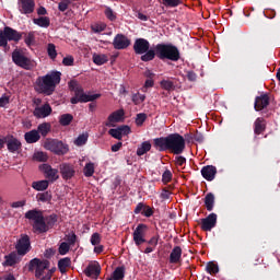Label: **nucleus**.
<instances>
[{
	"instance_id": "obj_34",
	"label": "nucleus",
	"mask_w": 280,
	"mask_h": 280,
	"mask_svg": "<svg viewBox=\"0 0 280 280\" xmlns=\"http://www.w3.org/2000/svg\"><path fill=\"white\" fill-rule=\"evenodd\" d=\"M205 205H206L207 211H213V205H215V196L209 192L205 198Z\"/></svg>"
},
{
	"instance_id": "obj_4",
	"label": "nucleus",
	"mask_w": 280,
	"mask_h": 280,
	"mask_svg": "<svg viewBox=\"0 0 280 280\" xmlns=\"http://www.w3.org/2000/svg\"><path fill=\"white\" fill-rule=\"evenodd\" d=\"M154 51L160 60H172L173 62L180 60V51L172 44H158Z\"/></svg>"
},
{
	"instance_id": "obj_51",
	"label": "nucleus",
	"mask_w": 280,
	"mask_h": 280,
	"mask_svg": "<svg viewBox=\"0 0 280 280\" xmlns=\"http://www.w3.org/2000/svg\"><path fill=\"white\" fill-rule=\"evenodd\" d=\"M152 86H154V79H147L141 88L142 93H148V89H152Z\"/></svg>"
},
{
	"instance_id": "obj_33",
	"label": "nucleus",
	"mask_w": 280,
	"mask_h": 280,
	"mask_svg": "<svg viewBox=\"0 0 280 280\" xmlns=\"http://www.w3.org/2000/svg\"><path fill=\"white\" fill-rule=\"evenodd\" d=\"M4 259L5 260L2 266H15L16 261L19 260V256L16 255V253H11L4 256Z\"/></svg>"
},
{
	"instance_id": "obj_12",
	"label": "nucleus",
	"mask_w": 280,
	"mask_h": 280,
	"mask_svg": "<svg viewBox=\"0 0 280 280\" xmlns=\"http://www.w3.org/2000/svg\"><path fill=\"white\" fill-rule=\"evenodd\" d=\"M84 275L85 277H90V279H97L102 275V266H100L97 260H92L84 269Z\"/></svg>"
},
{
	"instance_id": "obj_8",
	"label": "nucleus",
	"mask_w": 280,
	"mask_h": 280,
	"mask_svg": "<svg viewBox=\"0 0 280 280\" xmlns=\"http://www.w3.org/2000/svg\"><path fill=\"white\" fill-rule=\"evenodd\" d=\"M21 38H23V35L19 31L10 26H5L2 31H0V47L8 49V42L13 40L14 43H19Z\"/></svg>"
},
{
	"instance_id": "obj_17",
	"label": "nucleus",
	"mask_w": 280,
	"mask_h": 280,
	"mask_svg": "<svg viewBox=\"0 0 280 280\" xmlns=\"http://www.w3.org/2000/svg\"><path fill=\"white\" fill-rule=\"evenodd\" d=\"M40 172L45 174V177L49 179L51 183H55V180H58L59 175H58V170L51 167L49 164H42L39 166Z\"/></svg>"
},
{
	"instance_id": "obj_27",
	"label": "nucleus",
	"mask_w": 280,
	"mask_h": 280,
	"mask_svg": "<svg viewBox=\"0 0 280 280\" xmlns=\"http://www.w3.org/2000/svg\"><path fill=\"white\" fill-rule=\"evenodd\" d=\"M92 60H93L94 65H97V67H102V65H106V62H108V55L94 54L92 56Z\"/></svg>"
},
{
	"instance_id": "obj_44",
	"label": "nucleus",
	"mask_w": 280,
	"mask_h": 280,
	"mask_svg": "<svg viewBox=\"0 0 280 280\" xmlns=\"http://www.w3.org/2000/svg\"><path fill=\"white\" fill-rule=\"evenodd\" d=\"M45 222H46V226H48V230H49L51 229V226H54V224H56V222H58V215L50 214L45 219Z\"/></svg>"
},
{
	"instance_id": "obj_52",
	"label": "nucleus",
	"mask_w": 280,
	"mask_h": 280,
	"mask_svg": "<svg viewBox=\"0 0 280 280\" xmlns=\"http://www.w3.org/2000/svg\"><path fill=\"white\" fill-rule=\"evenodd\" d=\"M10 104V95L3 94L0 97V108H5Z\"/></svg>"
},
{
	"instance_id": "obj_6",
	"label": "nucleus",
	"mask_w": 280,
	"mask_h": 280,
	"mask_svg": "<svg viewBox=\"0 0 280 280\" xmlns=\"http://www.w3.org/2000/svg\"><path fill=\"white\" fill-rule=\"evenodd\" d=\"M133 51L141 56L142 62H150L156 58L154 49H150V42L145 38H137L133 43Z\"/></svg>"
},
{
	"instance_id": "obj_56",
	"label": "nucleus",
	"mask_w": 280,
	"mask_h": 280,
	"mask_svg": "<svg viewBox=\"0 0 280 280\" xmlns=\"http://www.w3.org/2000/svg\"><path fill=\"white\" fill-rule=\"evenodd\" d=\"M142 215H144L145 218H152V215H154V210H152L150 206H144Z\"/></svg>"
},
{
	"instance_id": "obj_39",
	"label": "nucleus",
	"mask_w": 280,
	"mask_h": 280,
	"mask_svg": "<svg viewBox=\"0 0 280 280\" xmlns=\"http://www.w3.org/2000/svg\"><path fill=\"white\" fill-rule=\"evenodd\" d=\"M131 100L136 106H139L145 102V94H141L139 92L135 93L132 94Z\"/></svg>"
},
{
	"instance_id": "obj_23",
	"label": "nucleus",
	"mask_w": 280,
	"mask_h": 280,
	"mask_svg": "<svg viewBox=\"0 0 280 280\" xmlns=\"http://www.w3.org/2000/svg\"><path fill=\"white\" fill-rule=\"evenodd\" d=\"M183 257V248L175 246L170 254V264H180Z\"/></svg>"
},
{
	"instance_id": "obj_55",
	"label": "nucleus",
	"mask_w": 280,
	"mask_h": 280,
	"mask_svg": "<svg viewBox=\"0 0 280 280\" xmlns=\"http://www.w3.org/2000/svg\"><path fill=\"white\" fill-rule=\"evenodd\" d=\"M69 248L70 246L68 245V243H61L59 246V255H67L69 253Z\"/></svg>"
},
{
	"instance_id": "obj_61",
	"label": "nucleus",
	"mask_w": 280,
	"mask_h": 280,
	"mask_svg": "<svg viewBox=\"0 0 280 280\" xmlns=\"http://www.w3.org/2000/svg\"><path fill=\"white\" fill-rule=\"evenodd\" d=\"M148 244L151 247L156 248V246H159V236H152Z\"/></svg>"
},
{
	"instance_id": "obj_42",
	"label": "nucleus",
	"mask_w": 280,
	"mask_h": 280,
	"mask_svg": "<svg viewBox=\"0 0 280 280\" xmlns=\"http://www.w3.org/2000/svg\"><path fill=\"white\" fill-rule=\"evenodd\" d=\"M38 202H49L51 200V192L45 191V192H39L36 196Z\"/></svg>"
},
{
	"instance_id": "obj_5",
	"label": "nucleus",
	"mask_w": 280,
	"mask_h": 280,
	"mask_svg": "<svg viewBox=\"0 0 280 280\" xmlns=\"http://www.w3.org/2000/svg\"><path fill=\"white\" fill-rule=\"evenodd\" d=\"M69 88L73 91L74 96L70 100L71 104H84L86 102H95L101 97L100 94L84 93V89L81 88L78 81H70Z\"/></svg>"
},
{
	"instance_id": "obj_7",
	"label": "nucleus",
	"mask_w": 280,
	"mask_h": 280,
	"mask_svg": "<svg viewBox=\"0 0 280 280\" xmlns=\"http://www.w3.org/2000/svg\"><path fill=\"white\" fill-rule=\"evenodd\" d=\"M30 269L35 270V277L40 280H51L54 270L49 269L48 260L34 258L30 262Z\"/></svg>"
},
{
	"instance_id": "obj_24",
	"label": "nucleus",
	"mask_w": 280,
	"mask_h": 280,
	"mask_svg": "<svg viewBox=\"0 0 280 280\" xmlns=\"http://www.w3.org/2000/svg\"><path fill=\"white\" fill-rule=\"evenodd\" d=\"M26 143H38L40 141V133L38 130L33 129L24 135Z\"/></svg>"
},
{
	"instance_id": "obj_46",
	"label": "nucleus",
	"mask_w": 280,
	"mask_h": 280,
	"mask_svg": "<svg viewBox=\"0 0 280 280\" xmlns=\"http://www.w3.org/2000/svg\"><path fill=\"white\" fill-rule=\"evenodd\" d=\"M48 56L51 60H56V57L58 56V52L56 51V45L48 44L47 47Z\"/></svg>"
},
{
	"instance_id": "obj_37",
	"label": "nucleus",
	"mask_w": 280,
	"mask_h": 280,
	"mask_svg": "<svg viewBox=\"0 0 280 280\" xmlns=\"http://www.w3.org/2000/svg\"><path fill=\"white\" fill-rule=\"evenodd\" d=\"M160 86L161 89H163L164 91H174V89H176V86L174 85V82L171 81L170 79H163L160 82Z\"/></svg>"
},
{
	"instance_id": "obj_50",
	"label": "nucleus",
	"mask_w": 280,
	"mask_h": 280,
	"mask_svg": "<svg viewBox=\"0 0 280 280\" xmlns=\"http://www.w3.org/2000/svg\"><path fill=\"white\" fill-rule=\"evenodd\" d=\"M90 242L92 244V246H98V244L102 243V235H100V233H93Z\"/></svg>"
},
{
	"instance_id": "obj_53",
	"label": "nucleus",
	"mask_w": 280,
	"mask_h": 280,
	"mask_svg": "<svg viewBox=\"0 0 280 280\" xmlns=\"http://www.w3.org/2000/svg\"><path fill=\"white\" fill-rule=\"evenodd\" d=\"M105 16L109 20V21H115V19H117V15L114 13L113 9L110 8H106L105 9Z\"/></svg>"
},
{
	"instance_id": "obj_32",
	"label": "nucleus",
	"mask_w": 280,
	"mask_h": 280,
	"mask_svg": "<svg viewBox=\"0 0 280 280\" xmlns=\"http://www.w3.org/2000/svg\"><path fill=\"white\" fill-rule=\"evenodd\" d=\"M125 277H126V267H117L112 275L113 280H124Z\"/></svg>"
},
{
	"instance_id": "obj_59",
	"label": "nucleus",
	"mask_w": 280,
	"mask_h": 280,
	"mask_svg": "<svg viewBox=\"0 0 280 280\" xmlns=\"http://www.w3.org/2000/svg\"><path fill=\"white\" fill-rule=\"evenodd\" d=\"M24 43L27 45V47L34 45V33H28L24 39Z\"/></svg>"
},
{
	"instance_id": "obj_62",
	"label": "nucleus",
	"mask_w": 280,
	"mask_h": 280,
	"mask_svg": "<svg viewBox=\"0 0 280 280\" xmlns=\"http://www.w3.org/2000/svg\"><path fill=\"white\" fill-rule=\"evenodd\" d=\"M62 65H65V67H72L73 57L69 56V57L63 58Z\"/></svg>"
},
{
	"instance_id": "obj_45",
	"label": "nucleus",
	"mask_w": 280,
	"mask_h": 280,
	"mask_svg": "<svg viewBox=\"0 0 280 280\" xmlns=\"http://www.w3.org/2000/svg\"><path fill=\"white\" fill-rule=\"evenodd\" d=\"M206 270L209 272V275H218V272H220V269L215 262H209L206 267Z\"/></svg>"
},
{
	"instance_id": "obj_20",
	"label": "nucleus",
	"mask_w": 280,
	"mask_h": 280,
	"mask_svg": "<svg viewBox=\"0 0 280 280\" xmlns=\"http://www.w3.org/2000/svg\"><path fill=\"white\" fill-rule=\"evenodd\" d=\"M61 176L65 180H69L71 178H73V176L75 175V170L73 168V165L68 164V163H63L59 166Z\"/></svg>"
},
{
	"instance_id": "obj_58",
	"label": "nucleus",
	"mask_w": 280,
	"mask_h": 280,
	"mask_svg": "<svg viewBox=\"0 0 280 280\" xmlns=\"http://www.w3.org/2000/svg\"><path fill=\"white\" fill-rule=\"evenodd\" d=\"M118 130L120 131V137H126V136L130 135V127L129 126L118 127Z\"/></svg>"
},
{
	"instance_id": "obj_1",
	"label": "nucleus",
	"mask_w": 280,
	"mask_h": 280,
	"mask_svg": "<svg viewBox=\"0 0 280 280\" xmlns=\"http://www.w3.org/2000/svg\"><path fill=\"white\" fill-rule=\"evenodd\" d=\"M153 142L159 152H165V150H170L172 154H183L185 152V138L180 133H171L167 137L156 138Z\"/></svg>"
},
{
	"instance_id": "obj_29",
	"label": "nucleus",
	"mask_w": 280,
	"mask_h": 280,
	"mask_svg": "<svg viewBox=\"0 0 280 280\" xmlns=\"http://www.w3.org/2000/svg\"><path fill=\"white\" fill-rule=\"evenodd\" d=\"M34 25H38V27H49L51 25V20L48 16H40L37 19H33Z\"/></svg>"
},
{
	"instance_id": "obj_54",
	"label": "nucleus",
	"mask_w": 280,
	"mask_h": 280,
	"mask_svg": "<svg viewBox=\"0 0 280 280\" xmlns=\"http://www.w3.org/2000/svg\"><path fill=\"white\" fill-rule=\"evenodd\" d=\"M108 132L110 137H114V139H118L119 141H121L122 137H121V132L119 131V128L109 129Z\"/></svg>"
},
{
	"instance_id": "obj_41",
	"label": "nucleus",
	"mask_w": 280,
	"mask_h": 280,
	"mask_svg": "<svg viewBox=\"0 0 280 280\" xmlns=\"http://www.w3.org/2000/svg\"><path fill=\"white\" fill-rule=\"evenodd\" d=\"M73 121V116L71 114H63L59 118V122L61 126H69Z\"/></svg>"
},
{
	"instance_id": "obj_10",
	"label": "nucleus",
	"mask_w": 280,
	"mask_h": 280,
	"mask_svg": "<svg viewBox=\"0 0 280 280\" xmlns=\"http://www.w3.org/2000/svg\"><path fill=\"white\" fill-rule=\"evenodd\" d=\"M12 60L18 67H21L26 71H31V69H34V67H36V62L26 57L25 54H23L21 50H14L12 52Z\"/></svg>"
},
{
	"instance_id": "obj_28",
	"label": "nucleus",
	"mask_w": 280,
	"mask_h": 280,
	"mask_svg": "<svg viewBox=\"0 0 280 280\" xmlns=\"http://www.w3.org/2000/svg\"><path fill=\"white\" fill-rule=\"evenodd\" d=\"M150 150H152V143H150V141H144L138 147L137 155L143 156V154H148Z\"/></svg>"
},
{
	"instance_id": "obj_31",
	"label": "nucleus",
	"mask_w": 280,
	"mask_h": 280,
	"mask_svg": "<svg viewBox=\"0 0 280 280\" xmlns=\"http://www.w3.org/2000/svg\"><path fill=\"white\" fill-rule=\"evenodd\" d=\"M83 174L86 178H91L95 174V163L88 162L83 167Z\"/></svg>"
},
{
	"instance_id": "obj_18",
	"label": "nucleus",
	"mask_w": 280,
	"mask_h": 280,
	"mask_svg": "<svg viewBox=\"0 0 280 280\" xmlns=\"http://www.w3.org/2000/svg\"><path fill=\"white\" fill-rule=\"evenodd\" d=\"M215 224H218V214L215 213H210L207 218L201 220L202 231H211L215 229Z\"/></svg>"
},
{
	"instance_id": "obj_63",
	"label": "nucleus",
	"mask_w": 280,
	"mask_h": 280,
	"mask_svg": "<svg viewBox=\"0 0 280 280\" xmlns=\"http://www.w3.org/2000/svg\"><path fill=\"white\" fill-rule=\"evenodd\" d=\"M78 236H75V233H71L67 235V242L71 245L75 244V240Z\"/></svg>"
},
{
	"instance_id": "obj_30",
	"label": "nucleus",
	"mask_w": 280,
	"mask_h": 280,
	"mask_svg": "<svg viewBox=\"0 0 280 280\" xmlns=\"http://www.w3.org/2000/svg\"><path fill=\"white\" fill-rule=\"evenodd\" d=\"M37 132H39V135H42V137H47V135H49V132H51V124H49V122L39 124L37 127Z\"/></svg>"
},
{
	"instance_id": "obj_11",
	"label": "nucleus",
	"mask_w": 280,
	"mask_h": 280,
	"mask_svg": "<svg viewBox=\"0 0 280 280\" xmlns=\"http://www.w3.org/2000/svg\"><path fill=\"white\" fill-rule=\"evenodd\" d=\"M4 145H7V150L11 152V154L21 152V148H23L21 140L13 135L4 136Z\"/></svg>"
},
{
	"instance_id": "obj_57",
	"label": "nucleus",
	"mask_w": 280,
	"mask_h": 280,
	"mask_svg": "<svg viewBox=\"0 0 280 280\" xmlns=\"http://www.w3.org/2000/svg\"><path fill=\"white\" fill-rule=\"evenodd\" d=\"M163 183H170L172 180V171L166 170L162 175Z\"/></svg>"
},
{
	"instance_id": "obj_16",
	"label": "nucleus",
	"mask_w": 280,
	"mask_h": 280,
	"mask_svg": "<svg viewBox=\"0 0 280 280\" xmlns=\"http://www.w3.org/2000/svg\"><path fill=\"white\" fill-rule=\"evenodd\" d=\"M113 47L118 50L128 49L130 47V38L124 34H117L114 37Z\"/></svg>"
},
{
	"instance_id": "obj_21",
	"label": "nucleus",
	"mask_w": 280,
	"mask_h": 280,
	"mask_svg": "<svg viewBox=\"0 0 280 280\" xmlns=\"http://www.w3.org/2000/svg\"><path fill=\"white\" fill-rule=\"evenodd\" d=\"M215 174H218V168L213 165L203 166L201 168V176H203L206 180H213L215 178Z\"/></svg>"
},
{
	"instance_id": "obj_14",
	"label": "nucleus",
	"mask_w": 280,
	"mask_h": 280,
	"mask_svg": "<svg viewBox=\"0 0 280 280\" xmlns=\"http://www.w3.org/2000/svg\"><path fill=\"white\" fill-rule=\"evenodd\" d=\"M148 231V225L139 224L133 231V242L136 246H141V244H145V233Z\"/></svg>"
},
{
	"instance_id": "obj_2",
	"label": "nucleus",
	"mask_w": 280,
	"mask_h": 280,
	"mask_svg": "<svg viewBox=\"0 0 280 280\" xmlns=\"http://www.w3.org/2000/svg\"><path fill=\"white\" fill-rule=\"evenodd\" d=\"M62 73L52 71L44 77H39L36 80V89L39 93L51 95L56 91V85L60 84V78Z\"/></svg>"
},
{
	"instance_id": "obj_47",
	"label": "nucleus",
	"mask_w": 280,
	"mask_h": 280,
	"mask_svg": "<svg viewBox=\"0 0 280 280\" xmlns=\"http://www.w3.org/2000/svg\"><path fill=\"white\" fill-rule=\"evenodd\" d=\"M165 8H178L180 5V0H162Z\"/></svg>"
},
{
	"instance_id": "obj_15",
	"label": "nucleus",
	"mask_w": 280,
	"mask_h": 280,
	"mask_svg": "<svg viewBox=\"0 0 280 280\" xmlns=\"http://www.w3.org/2000/svg\"><path fill=\"white\" fill-rule=\"evenodd\" d=\"M18 8L21 14H33L36 2L34 0H19Z\"/></svg>"
},
{
	"instance_id": "obj_25",
	"label": "nucleus",
	"mask_w": 280,
	"mask_h": 280,
	"mask_svg": "<svg viewBox=\"0 0 280 280\" xmlns=\"http://www.w3.org/2000/svg\"><path fill=\"white\" fill-rule=\"evenodd\" d=\"M124 115H125V112L124 109H118L114 113H112L109 116H108V122L110 125L113 124H119V121H121L124 119Z\"/></svg>"
},
{
	"instance_id": "obj_35",
	"label": "nucleus",
	"mask_w": 280,
	"mask_h": 280,
	"mask_svg": "<svg viewBox=\"0 0 280 280\" xmlns=\"http://www.w3.org/2000/svg\"><path fill=\"white\" fill-rule=\"evenodd\" d=\"M264 130H266V122L264 121V118H257L254 129L255 135H261Z\"/></svg>"
},
{
	"instance_id": "obj_43",
	"label": "nucleus",
	"mask_w": 280,
	"mask_h": 280,
	"mask_svg": "<svg viewBox=\"0 0 280 280\" xmlns=\"http://www.w3.org/2000/svg\"><path fill=\"white\" fill-rule=\"evenodd\" d=\"M86 141H89V135H86V133L80 135L74 140V145H78L79 148L82 145H86Z\"/></svg>"
},
{
	"instance_id": "obj_60",
	"label": "nucleus",
	"mask_w": 280,
	"mask_h": 280,
	"mask_svg": "<svg viewBox=\"0 0 280 280\" xmlns=\"http://www.w3.org/2000/svg\"><path fill=\"white\" fill-rule=\"evenodd\" d=\"M26 205L25 200L14 201L11 203L12 209H21L23 206Z\"/></svg>"
},
{
	"instance_id": "obj_19",
	"label": "nucleus",
	"mask_w": 280,
	"mask_h": 280,
	"mask_svg": "<svg viewBox=\"0 0 280 280\" xmlns=\"http://www.w3.org/2000/svg\"><path fill=\"white\" fill-rule=\"evenodd\" d=\"M51 105L46 103L42 106L35 107L34 117L37 119H45V117H49V115H51Z\"/></svg>"
},
{
	"instance_id": "obj_64",
	"label": "nucleus",
	"mask_w": 280,
	"mask_h": 280,
	"mask_svg": "<svg viewBox=\"0 0 280 280\" xmlns=\"http://www.w3.org/2000/svg\"><path fill=\"white\" fill-rule=\"evenodd\" d=\"M175 163L176 165L183 166L185 165V163H187V159L183 158V156H176L175 158Z\"/></svg>"
},
{
	"instance_id": "obj_3",
	"label": "nucleus",
	"mask_w": 280,
	"mask_h": 280,
	"mask_svg": "<svg viewBox=\"0 0 280 280\" xmlns=\"http://www.w3.org/2000/svg\"><path fill=\"white\" fill-rule=\"evenodd\" d=\"M26 220H30L34 233H47L49 231V225H47L45 221V215H43V211L40 210H28L25 213Z\"/></svg>"
},
{
	"instance_id": "obj_13",
	"label": "nucleus",
	"mask_w": 280,
	"mask_h": 280,
	"mask_svg": "<svg viewBox=\"0 0 280 280\" xmlns=\"http://www.w3.org/2000/svg\"><path fill=\"white\" fill-rule=\"evenodd\" d=\"M15 248L18 250V255H27L30 253V248H32V244L30 243V236L28 235H21L19 238Z\"/></svg>"
},
{
	"instance_id": "obj_40",
	"label": "nucleus",
	"mask_w": 280,
	"mask_h": 280,
	"mask_svg": "<svg viewBox=\"0 0 280 280\" xmlns=\"http://www.w3.org/2000/svg\"><path fill=\"white\" fill-rule=\"evenodd\" d=\"M71 266V259L70 258H63L58 261V268L60 272H66L67 268Z\"/></svg>"
},
{
	"instance_id": "obj_26",
	"label": "nucleus",
	"mask_w": 280,
	"mask_h": 280,
	"mask_svg": "<svg viewBox=\"0 0 280 280\" xmlns=\"http://www.w3.org/2000/svg\"><path fill=\"white\" fill-rule=\"evenodd\" d=\"M32 188L35 189V191H46V189L49 188V180L43 179L32 183Z\"/></svg>"
},
{
	"instance_id": "obj_9",
	"label": "nucleus",
	"mask_w": 280,
	"mask_h": 280,
	"mask_svg": "<svg viewBox=\"0 0 280 280\" xmlns=\"http://www.w3.org/2000/svg\"><path fill=\"white\" fill-rule=\"evenodd\" d=\"M44 148L58 156H65V154L69 152V144L58 139H47L44 143Z\"/></svg>"
},
{
	"instance_id": "obj_48",
	"label": "nucleus",
	"mask_w": 280,
	"mask_h": 280,
	"mask_svg": "<svg viewBox=\"0 0 280 280\" xmlns=\"http://www.w3.org/2000/svg\"><path fill=\"white\" fill-rule=\"evenodd\" d=\"M69 5H71V0H61L58 4L59 12H67Z\"/></svg>"
},
{
	"instance_id": "obj_22",
	"label": "nucleus",
	"mask_w": 280,
	"mask_h": 280,
	"mask_svg": "<svg viewBox=\"0 0 280 280\" xmlns=\"http://www.w3.org/2000/svg\"><path fill=\"white\" fill-rule=\"evenodd\" d=\"M270 104V98L268 97V94H262L258 97H256L255 101V110H264Z\"/></svg>"
},
{
	"instance_id": "obj_38",
	"label": "nucleus",
	"mask_w": 280,
	"mask_h": 280,
	"mask_svg": "<svg viewBox=\"0 0 280 280\" xmlns=\"http://www.w3.org/2000/svg\"><path fill=\"white\" fill-rule=\"evenodd\" d=\"M33 159L34 161H38L39 163H47L49 156L43 151H37L34 153Z\"/></svg>"
},
{
	"instance_id": "obj_49",
	"label": "nucleus",
	"mask_w": 280,
	"mask_h": 280,
	"mask_svg": "<svg viewBox=\"0 0 280 280\" xmlns=\"http://www.w3.org/2000/svg\"><path fill=\"white\" fill-rule=\"evenodd\" d=\"M145 119H148V115L145 113L137 114L136 125L137 126H143V124H145Z\"/></svg>"
},
{
	"instance_id": "obj_36",
	"label": "nucleus",
	"mask_w": 280,
	"mask_h": 280,
	"mask_svg": "<svg viewBox=\"0 0 280 280\" xmlns=\"http://www.w3.org/2000/svg\"><path fill=\"white\" fill-rule=\"evenodd\" d=\"M91 30L94 34H102V32H106V23L97 22L91 25Z\"/></svg>"
}]
</instances>
